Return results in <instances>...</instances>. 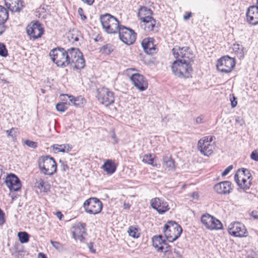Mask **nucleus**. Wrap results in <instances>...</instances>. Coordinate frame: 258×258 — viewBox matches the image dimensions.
<instances>
[{
    "instance_id": "nucleus-6",
    "label": "nucleus",
    "mask_w": 258,
    "mask_h": 258,
    "mask_svg": "<svg viewBox=\"0 0 258 258\" xmlns=\"http://www.w3.org/2000/svg\"><path fill=\"white\" fill-rule=\"evenodd\" d=\"M213 137L207 136L200 139L198 144V149L205 156L211 155L215 149V144Z\"/></svg>"
},
{
    "instance_id": "nucleus-56",
    "label": "nucleus",
    "mask_w": 258,
    "mask_h": 258,
    "mask_svg": "<svg viewBox=\"0 0 258 258\" xmlns=\"http://www.w3.org/2000/svg\"><path fill=\"white\" fill-rule=\"evenodd\" d=\"M191 17V13L190 12L187 13L183 17V19L185 20L189 19Z\"/></svg>"
},
{
    "instance_id": "nucleus-16",
    "label": "nucleus",
    "mask_w": 258,
    "mask_h": 258,
    "mask_svg": "<svg viewBox=\"0 0 258 258\" xmlns=\"http://www.w3.org/2000/svg\"><path fill=\"white\" fill-rule=\"evenodd\" d=\"M151 205L160 214H164L169 210L167 203L158 198L152 199L151 201Z\"/></svg>"
},
{
    "instance_id": "nucleus-28",
    "label": "nucleus",
    "mask_w": 258,
    "mask_h": 258,
    "mask_svg": "<svg viewBox=\"0 0 258 258\" xmlns=\"http://www.w3.org/2000/svg\"><path fill=\"white\" fill-rule=\"evenodd\" d=\"M102 168L108 174H111L116 170V166L113 161L111 160H107L102 165Z\"/></svg>"
},
{
    "instance_id": "nucleus-38",
    "label": "nucleus",
    "mask_w": 258,
    "mask_h": 258,
    "mask_svg": "<svg viewBox=\"0 0 258 258\" xmlns=\"http://www.w3.org/2000/svg\"><path fill=\"white\" fill-rule=\"evenodd\" d=\"M127 232L130 236L133 238H138L139 237L140 233H139L138 229L135 227L130 226L128 228Z\"/></svg>"
},
{
    "instance_id": "nucleus-54",
    "label": "nucleus",
    "mask_w": 258,
    "mask_h": 258,
    "mask_svg": "<svg viewBox=\"0 0 258 258\" xmlns=\"http://www.w3.org/2000/svg\"><path fill=\"white\" fill-rule=\"evenodd\" d=\"M203 118L202 116H200L197 117L196 121L197 123H202L203 122Z\"/></svg>"
},
{
    "instance_id": "nucleus-64",
    "label": "nucleus",
    "mask_w": 258,
    "mask_h": 258,
    "mask_svg": "<svg viewBox=\"0 0 258 258\" xmlns=\"http://www.w3.org/2000/svg\"><path fill=\"white\" fill-rule=\"evenodd\" d=\"M56 215H57V217L59 218V219H61V217L62 216V215L61 214V212H58L56 213Z\"/></svg>"
},
{
    "instance_id": "nucleus-41",
    "label": "nucleus",
    "mask_w": 258,
    "mask_h": 258,
    "mask_svg": "<svg viewBox=\"0 0 258 258\" xmlns=\"http://www.w3.org/2000/svg\"><path fill=\"white\" fill-rule=\"evenodd\" d=\"M67 109L66 103H58L56 105V109L60 112H64Z\"/></svg>"
},
{
    "instance_id": "nucleus-51",
    "label": "nucleus",
    "mask_w": 258,
    "mask_h": 258,
    "mask_svg": "<svg viewBox=\"0 0 258 258\" xmlns=\"http://www.w3.org/2000/svg\"><path fill=\"white\" fill-rule=\"evenodd\" d=\"M88 247L90 250V251L92 253H95L96 252L95 249L93 248V242H89L88 244Z\"/></svg>"
},
{
    "instance_id": "nucleus-24",
    "label": "nucleus",
    "mask_w": 258,
    "mask_h": 258,
    "mask_svg": "<svg viewBox=\"0 0 258 258\" xmlns=\"http://www.w3.org/2000/svg\"><path fill=\"white\" fill-rule=\"evenodd\" d=\"M153 41L154 39L151 37L146 38L143 40L142 45L144 50L147 53L152 54L155 52L156 48Z\"/></svg>"
},
{
    "instance_id": "nucleus-17",
    "label": "nucleus",
    "mask_w": 258,
    "mask_h": 258,
    "mask_svg": "<svg viewBox=\"0 0 258 258\" xmlns=\"http://www.w3.org/2000/svg\"><path fill=\"white\" fill-rule=\"evenodd\" d=\"M152 242L153 246L158 251L164 253L167 252L168 248H170V246L166 242L163 236L161 235L153 236Z\"/></svg>"
},
{
    "instance_id": "nucleus-48",
    "label": "nucleus",
    "mask_w": 258,
    "mask_h": 258,
    "mask_svg": "<svg viewBox=\"0 0 258 258\" xmlns=\"http://www.w3.org/2000/svg\"><path fill=\"white\" fill-rule=\"evenodd\" d=\"M78 12L82 20L84 21L87 19V17L84 14V11L82 8H79L78 9Z\"/></svg>"
},
{
    "instance_id": "nucleus-35",
    "label": "nucleus",
    "mask_w": 258,
    "mask_h": 258,
    "mask_svg": "<svg viewBox=\"0 0 258 258\" xmlns=\"http://www.w3.org/2000/svg\"><path fill=\"white\" fill-rule=\"evenodd\" d=\"M143 22L145 23V30L146 31L150 32L153 30L156 24V21L155 19L152 18L151 19L146 21H143Z\"/></svg>"
},
{
    "instance_id": "nucleus-21",
    "label": "nucleus",
    "mask_w": 258,
    "mask_h": 258,
    "mask_svg": "<svg viewBox=\"0 0 258 258\" xmlns=\"http://www.w3.org/2000/svg\"><path fill=\"white\" fill-rule=\"evenodd\" d=\"M215 190L220 194H229L232 190L231 183L229 181H222L214 186Z\"/></svg>"
},
{
    "instance_id": "nucleus-42",
    "label": "nucleus",
    "mask_w": 258,
    "mask_h": 258,
    "mask_svg": "<svg viewBox=\"0 0 258 258\" xmlns=\"http://www.w3.org/2000/svg\"><path fill=\"white\" fill-rule=\"evenodd\" d=\"M0 55L6 57L8 55V51L4 43H0Z\"/></svg>"
},
{
    "instance_id": "nucleus-40",
    "label": "nucleus",
    "mask_w": 258,
    "mask_h": 258,
    "mask_svg": "<svg viewBox=\"0 0 258 258\" xmlns=\"http://www.w3.org/2000/svg\"><path fill=\"white\" fill-rule=\"evenodd\" d=\"M113 50L110 44H106L102 46L100 49V52L101 53L106 55L109 54Z\"/></svg>"
},
{
    "instance_id": "nucleus-27",
    "label": "nucleus",
    "mask_w": 258,
    "mask_h": 258,
    "mask_svg": "<svg viewBox=\"0 0 258 258\" xmlns=\"http://www.w3.org/2000/svg\"><path fill=\"white\" fill-rule=\"evenodd\" d=\"M234 180L238 185L242 189L247 190L249 188L251 184V180H246L245 178H240L238 177V174H235L234 175Z\"/></svg>"
},
{
    "instance_id": "nucleus-9",
    "label": "nucleus",
    "mask_w": 258,
    "mask_h": 258,
    "mask_svg": "<svg viewBox=\"0 0 258 258\" xmlns=\"http://www.w3.org/2000/svg\"><path fill=\"white\" fill-rule=\"evenodd\" d=\"M83 207L87 213L95 215L101 211L102 204L97 198H91L84 202Z\"/></svg>"
},
{
    "instance_id": "nucleus-47",
    "label": "nucleus",
    "mask_w": 258,
    "mask_h": 258,
    "mask_svg": "<svg viewBox=\"0 0 258 258\" xmlns=\"http://www.w3.org/2000/svg\"><path fill=\"white\" fill-rule=\"evenodd\" d=\"M5 223V213L0 208V226L3 225Z\"/></svg>"
},
{
    "instance_id": "nucleus-37",
    "label": "nucleus",
    "mask_w": 258,
    "mask_h": 258,
    "mask_svg": "<svg viewBox=\"0 0 258 258\" xmlns=\"http://www.w3.org/2000/svg\"><path fill=\"white\" fill-rule=\"evenodd\" d=\"M18 237L21 243H27L29 240L30 235L26 232H19L18 233Z\"/></svg>"
},
{
    "instance_id": "nucleus-11",
    "label": "nucleus",
    "mask_w": 258,
    "mask_h": 258,
    "mask_svg": "<svg viewBox=\"0 0 258 258\" xmlns=\"http://www.w3.org/2000/svg\"><path fill=\"white\" fill-rule=\"evenodd\" d=\"M229 233L235 237H243L247 236V230L245 226L240 222L230 223L228 227Z\"/></svg>"
},
{
    "instance_id": "nucleus-55",
    "label": "nucleus",
    "mask_w": 258,
    "mask_h": 258,
    "mask_svg": "<svg viewBox=\"0 0 258 258\" xmlns=\"http://www.w3.org/2000/svg\"><path fill=\"white\" fill-rule=\"evenodd\" d=\"M81 1L89 6L92 5L94 2V0H81Z\"/></svg>"
},
{
    "instance_id": "nucleus-12",
    "label": "nucleus",
    "mask_w": 258,
    "mask_h": 258,
    "mask_svg": "<svg viewBox=\"0 0 258 258\" xmlns=\"http://www.w3.org/2000/svg\"><path fill=\"white\" fill-rule=\"evenodd\" d=\"M201 221L205 227L210 230L220 229L222 228V224L217 219L209 214L202 216Z\"/></svg>"
},
{
    "instance_id": "nucleus-7",
    "label": "nucleus",
    "mask_w": 258,
    "mask_h": 258,
    "mask_svg": "<svg viewBox=\"0 0 258 258\" xmlns=\"http://www.w3.org/2000/svg\"><path fill=\"white\" fill-rule=\"evenodd\" d=\"M118 32L120 40L124 44L129 45L135 42L137 34L132 29L121 25Z\"/></svg>"
},
{
    "instance_id": "nucleus-34",
    "label": "nucleus",
    "mask_w": 258,
    "mask_h": 258,
    "mask_svg": "<svg viewBox=\"0 0 258 258\" xmlns=\"http://www.w3.org/2000/svg\"><path fill=\"white\" fill-rule=\"evenodd\" d=\"M8 12L6 8L0 6V24L4 25L8 18Z\"/></svg>"
},
{
    "instance_id": "nucleus-63",
    "label": "nucleus",
    "mask_w": 258,
    "mask_h": 258,
    "mask_svg": "<svg viewBox=\"0 0 258 258\" xmlns=\"http://www.w3.org/2000/svg\"><path fill=\"white\" fill-rule=\"evenodd\" d=\"M5 28L4 25L0 24V35H1L4 31Z\"/></svg>"
},
{
    "instance_id": "nucleus-59",
    "label": "nucleus",
    "mask_w": 258,
    "mask_h": 258,
    "mask_svg": "<svg viewBox=\"0 0 258 258\" xmlns=\"http://www.w3.org/2000/svg\"><path fill=\"white\" fill-rule=\"evenodd\" d=\"M191 197L194 199L198 200L199 198V196L198 192H194L191 195Z\"/></svg>"
},
{
    "instance_id": "nucleus-53",
    "label": "nucleus",
    "mask_w": 258,
    "mask_h": 258,
    "mask_svg": "<svg viewBox=\"0 0 258 258\" xmlns=\"http://www.w3.org/2000/svg\"><path fill=\"white\" fill-rule=\"evenodd\" d=\"M250 215L252 217H253L254 219H258V212L256 211H252Z\"/></svg>"
},
{
    "instance_id": "nucleus-62",
    "label": "nucleus",
    "mask_w": 258,
    "mask_h": 258,
    "mask_svg": "<svg viewBox=\"0 0 258 258\" xmlns=\"http://www.w3.org/2000/svg\"><path fill=\"white\" fill-rule=\"evenodd\" d=\"M38 258H47L45 254L43 253L40 252L38 253Z\"/></svg>"
},
{
    "instance_id": "nucleus-36",
    "label": "nucleus",
    "mask_w": 258,
    "mask_h": 258,
    "mask_svg": "<svg viewBox=\"0 0 258 258\" xmlns=\"http://www.w3.org/2000/svg\"><path fill=\"white\" fill-rule=\"evenodd\" d=\"M53 148L57 152L63 153L68 152L71 149L68 144L54 145L53 146Z\"/></svg>"
},
{
    "instance_id": "nucleus-5",
    "label": "nucleus",
    "mask_w": 258,
    "mask_h": 258,
    "mask_svg": "<svg viewBox=\"0 0 258 258\" xmlns=\"http://www.w3.org/2000/svg\"><path fill=\"white\" fill-rule=\"evenodd\" d=\"M49 55L52 61L58 67L64 68L69 64V61L67 59V52L64 48H54L50 51Z\"/></svg>"
},
{
    "instance_id": "nucleus-4",
    "label": "nucleus",
    "mask_w": 258,
    "mask_h": 258,
    "mask_svg": "<svg viewBox=\"0 0 258 258\" xmlns=\"http://www.w3.org/2000/svg\"><path fill=\"white\" fill-rule=\"evenodd\" d=\"M182 231L179 225L174 221H169L164 226L163 232L165 237L169 242L177 239Z\"/></svg>"
},
{
    "instance_id": "nucleus-58",
    "label": "nucleus",
    "mask_w": 258,
    "mask_h": 258,
    "mask_svg": "<svg viewBox=\"0 0 258 258\" xmlns=\"http://www.w3.org/2000/svg\"><path fill=\"white\" fill-rule=\"evenodd\" d=\"M5 171L3 169V166L0 165V179L4 175V178L5 177Z\"/></svg>"
},
{
    "instance_id": "nucleus-29",
    "label": "nucleus",
    "mask_w": 258,
    "mask_h": 258,
    "mask_svg": "<svg viewBox=\"0 0 258 258\" xmlns=\"http://www.w3.org/2000/svg\"><path fill=\"white\" fill-rule=\"evenodd\" d=\"M163 167L166 170L172 171L174 169V162L170 157H164L163 158Z\"/></svg>"
},
{
    "instance_id": "nucleus-22",
    "label": "nucleus",
    "mask_w": 258,
    "mask_h": 258,
    "mask_svg": "<svg viewBox=\"0 0 258 258\" xmlns=\"http://www.w3.org/2000/svg\"><path fill=\"white\" fill-rule=\"evenodd\" d=\"M5 3L12 12H19L24 7V2L22 0H5Z\"/></svg>"
},
{
    "instance_id": "nucleus-46",
    "label": "nucleus",
    "mask_w": 258,
    "mask_h": 258,
    "mask_svg": "<svg viewBox=\"0 0 258 258\" xmlns=\"http://www.w3.org/2000/svg\"><path fill=\"white\" fill-rule=\"evenodd\" d=\"M250 158L254 161H258V151L256 150L253 151L250 155Z\"/></svg>"
},
{
    "instance_id": "nucleus-50",
    "label": "nucleus",
    "mask_w": 258,
    "mask_h": 258,
    "mask_svg": "<svg viewBox=\"0 0 258 258\" xmlns=\"http://www.w3.org/2000/svg\"><path fill=\"white\" fill-rule=\"evenodd\" d=\"M231 107L232 108L235 107L237 105V101H236V98L234 96L232 97V98H230Z\"/></svg>"
},
{
    "instance_id": "nucleus-57",
    "label": "nucleus",
    "mask_w": 258,
    "mask_h": 258,
    "mask_svg": "<svg viewBox=\"0 0 258 258\" xmlns=\"http://www.w3.org/2000/svg\"><path fill=\"white\" fill-rule=\"evenodd\" d=\"M111 138L114 140V144H117L118 143L117 139L114 132H112Z\"/></svg>"
},
{
    "instance_id": "nucleus-45",
    "label": "nucleus",
    "mask_w": 258,
    "mask_h": 258,
    "mask_svg": "<svg viewBox=\"0 0 258 258\" xmlns=\"http://www.w3.org/2000/svg\"><path fill=\"white\" fill-rule=\"evenodd\" d=\"M52 245L57 250H61L62 249V245L61 243L57 241H50Z\"/></svg>"
},
{
    "instance_id": "nucleus-31",
    "label": "nucleus",
    "mask_w": 258,
    "mask_h": 258,
    "mask_svg": "<svg viewBox=\"0 0 258 258\" xmlns=\"http://www.w3.org/2000/svg\"><path fill=\"white\" fill-rule=\"evenodd\" d=\"M85 64V60L82 53L81 56H78V57L72 62V64L70 65L76 69L80 70L84 68Z\"/></svg>"
},
{
    "instance_id": "nucleus-3",
    "label": "nucleus",
    "mask_w": 258,
    "mask_h": 258,
    "mask_svg": "<svg viewBox=\"0 0 258 258\" xmlns=\"http://www.w3.org/2000/svg\"><path fill=\"white\" fill-rule=\"evenodd\" d=\"M100 20L103 28L107 33H117L121 26L119 25V21L117 19L109 14L101 16Z\"/></svg>"
},
{
    "instance_id": "nucleus-20",
    "label": "nucleus",
    "mask_w": 258,
    "mask_h": 258,
    "mask_svg": "<svg viewBox=\"0 0 258 258\" xmlns=\"http://www.w3.org/2000/svg\"><path fill=\"white\" fill-rule=\"evenodd\" d=\"M61 97V99L62 100H67V99H69L70 101L77 107H83L86 102L85 99L81 96L75 97L72 95L65 94L62 95Z\"/></svg>"
},
{
    "instance_id": "nucleus-1",
    "label": "nucleus",
    "mask_w": 258,
    "mask_h": 258,
    "mask_svg": "<svg viewBox=\"0 0 258 258\" xmlns=\"http://www.w3.org/2000/svg\"><path fill=\"white\" fill-rule=\"evenodd\" d=\"M172 54L177 59L171 65L173 74L180 78L191 77L192 68L190 62L194 61L195 55L188 46H176L172 49Z\"/></svg>"
},
{
    "instance_id": "nucleus-18",
    "label": "nucleus",
    "mask_w": 258,
    "mask_h": 258,
    "mask_svg": "<svg viewBox=\"0 0 258 258\" xmlns=\"http://www.w3.org/2000/svg\"><path fill=\"white\" fill-rule=\"evenodd\" d=\"M86 224L78 223L75 224L72 228L73 237L75 240L82 241L84 239L83 235L86 233Z\"/></svg>"
},
{
    "instance_id": "nucleus-44",
    "label": "nucleus",
    "mask_w": 258,
    "mask_h": 258,
    "mask_svg": "<svg viewBox=\"0 0 258 258\" xmlns=\"http://www.w3.org/2000/svg\"><path fill=\"white\" fill-rule=\"evenodd\" d=\"M17 129L15 128H12L10 130H7L6 131L7 136H11L12 137H15L17 135Z\"/></svg>"
},
{
    "instance_id": "nucleus-19",
    "label": "nucleus",
    "mask_w": 258,
    "mask_h": 258,
    "mask_svg": "<svg viewBox=\"0 0 258 258\" xmlns=\"http://www.w3.org/2000/svg\"><path fill=\"white\" fill-rule=\"evenodd\" d=\"M247 21L251 24H258V7L256 6H250L246 13Z\"/></svg>"
},
{
    "instance_id": "nucleus-61",
    "label": "nucleus",
    "mask_w": 258,
    "mask_h": 258,
    "mask_svg": "<svg viewBox=\"0 0 258 258\" xmlns=\"http://www.w3.org/2000/svg\"><path fill=\"white\" fill-rule=\"evenodd\" d=\"M61 164L63 166V168H62L63 171H66L67 169H68L69 167L67 164H64V162H61Z\"/></svg>"
},
{
    "instance_id": "nucleus-2",
    "label": "nucleus",
    "mask_w": 258,
    "mask_h": 258,
    "mask_svg": "<svg viewBox=\"0 0 258 258\" xmlns=\"http://www.w3.org/2000/svg\"><path fill=\"white\" fill-rule=\"evenodd\" d=\"M39 168L41 173L52 175L56 172L57 165L54 159L49 156H42L38 159Z\"/></svg>"
},
{
    "instance_id": "nucleus-60",
    "label": "nucleus",
    "mask_w": 258,
    "mask_h": 258,
    "mask_svg": "<svg viewBox=\"0 0 258 258\" xmlns=\"http://www.w3.org/2000/svg\"><path fill=\"white\" fill-rule=\"evenodd\" d=\"M239 46L240 45L239 44H234L233 47V50L236 51H237L238 50H239L240 49Z\"/></svg>"
},
{
    "instance_id": "nucleus-43",
    "label": "nucleus",
    "mask_w": 258,
    "mask_h": 258,
    "mask_svg": "<svg viewBox=\"0 0 258 258\" xmlns=\"http://www.w3.org/2000/svg\"><path fill=\"white\" fill-rule=\"evenodd\" d=\"M24 144L28 147L35 149L37 147V143L31 140H26L24 141Z\"/></svg>"
},
{
    "instance_id": "nucleus-10",
    "label": "nucleus",
    "mask_w": 258,
    "mask_h": 258,
    "mask_svg": "<svg viewBox=\"0 0 258 258\" xmlns=\"http://www.w3.org/2000/svg\"><path fill=\"white\" fill-rule=\"evenodd\" d=\"M235 64V62L233 58L225 56L218 59L216 66L219 71L229 73L232 71Z\"/></svg>"
},
{
    "instance_id": "nucleus-30",
    "label": "nucleus",
    "mask_w": 258,
    "mask_h": 258,
    "mask_svg": "<svg viewBox=\"0 0 258 258\" xmlns=\"http://www.w3.org/2000/svg\"><path fill=\"white\" fill-rule=\"evenodd\" d=\"M35 187L40 189V192H46L50 189V185L42 179L35 182Z\"/></svg>"
},
{
    "instance_id": "nucleus-25",
    "label": "nucleus",
    "mask_w": 258,
    "mask_h": 258,
    "mask_svg": "<svg viewBox=\"0 0 258 258\" xmlns=\"http://www.w3.org/2000/svg\"><path fill=\"white\" fill-rule=\"evenodd\" d=\"M152 14L153 13L151 9L146 7H143L139 10L138 15L140 19L143 22L153 18L152 17Z\"/></svg>"
},
{
    "instance_id": "nucleus-23",
    "label": "nucleus",
    "mask_w": 258,
    "mask_h": 258,
    "mask_svg": "<svg viewBox=\"0 0 258 258\" xmlns=\"http://www.w3.org/2000/svg\"><path fill=\"white\" fill-rule=\"evenodd\" d=\"M182 253L181 247L175 246L173 247L170 246V248H168L167 252L164 253V258H182Z\"/></svg>"
},
{
    "instance_id": "nucleus-33",
    "label": "nucleus",
    "mask_w": 258,
    "mask_h": 258,
    "mask_svg": "<svg viewBox=\"0 0 258 258\" xmlns=\"http://www.w3.org/2000/svg\"><path fill=\"white\" fill-rule=\"evenodd\" d=\"M68 38L72 41H78L81 38V32L77 29H73L68 33Z\"/></svg>"
},
{
    "instance_id": "nucleus-49",
    "label": "nucleus",
    "mask_w": 258,
    "mask_h": 258,
    "mask_svg": "<svg viewBox=\"0 0 258 258\" xmlns=\"http://www.w3.org/2000/svg\"><path fill=\"white\" fill-rule=\"evenodd\" d=\"M233 165H230L228 167H227L224 171L222 173V175L223 176H226L227 175L229 172L233 169Z\"/></svg>"
},
{
    "instance_id": "nucleus-13",
    "label": "nucleus",
    "mask_w": 258,
    "mask_h": 258,
    "mask_svg": "<svg viewBox=\"0 0 258 258\" xmlns=\"http://www.w3.org/2000/svg\"><path fill=\"white\" fill-rule=\"evenodd\" d=\"M26 32L30 38L36 39L42 36L43 34V29L41 24L36 21L31 22L27 26Z\"/></svg>"
},
{
    "instance_id": "nucleus-15",
    "label": "nucleus",
    "mask_w": 258,
    "mask_h": 258,
    "mask_svg": "<svg viewBox=\"0 0 258 258\" xmlns=\"http://www.w3.org/2000/svg\"><path fill=\"white\" fill-rule=\"evenodd\" d=\"M131 80L135 87L140 91H143L148 88V82L144 77L139 74H135L131 77Z\"/></svg>"
},
{
    "instance_id": "nucleus-26",
    "label": "nucleus",
    "mask_w": 258,
    "mask_h": 258,
    "mask_svg": "<svg viewBox=\"0 0 258 258\" xmlns=\"http://www.w3.org/2000/svg\"><path fill=\"white\" fill-rule=\"evenodd\" d=\"M67 52V59L69 61V64H72L74 61L79 56H81L82 53L78 48H71L68 49Z\"/></svg>"
},
{
    "instance_id": "nucleus-39",
    "label": "nucleus",
    "mask_w": 258,
    "mask_h": 258,
    "mask_svg": "<svg viewBox=\"0 0 258 258\" xmlns=\"http://www.w3.org/2000/svg\"><path fill=\"white\" fill-rule=\"evenodd\" d=\"M143 161L153 166H156V164H154V157L151 154L145 155L144 156Z\"/></svg>"
},
{
    "instance_id": "nucleus-14",
    "label": "nucleus",
    "mask_w": 258,
    "mask_h": 258,
    "mask_svg": "<svg viewBox=\"0 0 258 258\" xmlns=\"http://www.w3.org/2000/svg\"><path fill=\"white\" fill-rule=\"evenodd\" d=\"M5 182L11 191H18L21 189V181L18 177L14 174L7 175Z\"/></svg>"
},
{
    "instance_id": "nucleus-52",
    "label": "nucleus",
    "mask_w": 258,
    "mask_h": 258,
    "mask_svg": "<svg viewBox=\"0 0 258 258\" xmlns=\"http://www.w3.org/2000/svg\"><path fill=\"white\" fill-rule=\"evenodd\" d=\"M236 122L238 124H239L240 126H242L244 124L243 120L240 117H237L235 119Z\"/></svg>"
},
{
    "instance_id": "nucleus-8",
    "label": "nucleus",
    "mask_w": 258,
    "mask_h": 258,
    "mask_svg": "<svg viewBox=\"0 0 258 258\" xmlns=\"http://www.w3.org/2000/svg\"><path fill=\"white\" fill-rule=\"evenodd\" d=\"M97 97L99 102L105 106L113 103L114 97L113 93L109 90L107 88L102 87L97 90Z\"/></svg>"
},
{
    "instance_id": "nucleus-32",
    "label": "nucleus",
    "mask_w": 258,
    "mask_h": 258,
    "mask_svg": "<svg viewBox=\"0 0 258 258\" xmlns=\"http://www.w3.org/2000/svg\"><path fill=\"white\" fill-rule=\"evenodd\" d=\"M235 174H238L240 178H245L246 180L252 179V176L249 171L245 168L239 169Z\"/></svg>"
}]
</instances>
